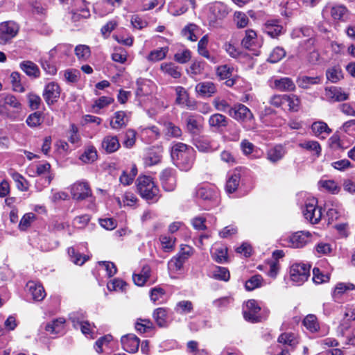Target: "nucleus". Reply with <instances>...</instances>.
<instances>
[{
    "mask_svg": "<svg viewBox=\"0 0 355 355\" xmlns=\"http://www.w3.org/2000/svg\"><path fill=\"white\" fill-rule=\"evenodd\" d=\"M323 14L325 12L329 13L333 21H345L348 17L349 11L343 5H333L327 6L323 10Z\"/></svg>",
    "mask_w": 355,
    "mask_h": 355,
    "instance_id": "9b49d317",
    "label": "nucleus"
},
{
    "mask_svg": "<svg viewBox=\"0 0 355 355\" xmlns=\"http://www.w3.org/2000/svg\"><path fill=\"white\" fill-rule=\"evenodd\" d=\"M264 31L271 37H276L282 33L283 27L277 19H270L264 24Z\"/></svg>",
    "mask_w": 355,
    "mask_h": 355,
    "instance_id": "a878e982",
    "label": "nucleus"
},
{
    "mask_svg": "<svg viewBox=\"0 0 355 355\" xmlns=\"http://www.w3.org/2000/svg\"><path fill=\"white\" fill-rule=\"evenodd\" d=\"M234 68L223 64L217 67L216 75L220 80H226L225 84L228 87H232L235 84L236 79L232 76Z\"/></svg>",
    "mask_w": 355,
    "mask_h": 355,
    "instance_id": "f3484780",
    "label": "nucleus"
},
{
    "mask_svg": "<svg viewBox=\"0 0 355 355\" xmlns=\"http://www.w3.org/2000/svg\"><path fill=\"white\" fill-rule=\"evenodd\" d=\"M101 146L107 153H112L118 150L121 145L116 136L107 135L103 139Z\"/></svg>",
    "mask_w": 355,
    "mask_h": 355,
    "instance_id": "412c9836",
    "label": "nucleus"
},
{
    "mask_svg": "<svg viewBox=\"0 0 355 355\" xmlns=\"http://www.w3.org/2000/svg\"><path fill=\"white\" fill-rule=\"evenodd\" d=\"M27 99L28 105L31 110L39 109L42 103V99L40 96L35 93L31 92L27 94Z\"/></svg>",
    "mask_w": 355,
    "mask_h": 355,
    "instance_id": "774afa93",
    "label": "nucleus"
},
{
    "mask_svg": "<svg viewBox=\"0 0 355 355\" xmlns=\"http://www.w3.org/2000/svg\"><path fill=\"white\" fill-rule=\"evenodd\" d=\"M68 254L71 258V261L76 265L81 266L87 260L85 256H83L80 253L77 252L73 248H69Z\"/></svg>",
    "mask_w": 355,
    "mask_h": 355,
    "instance_id": "338daca9",
    "label": "nucleus"
},
{
    "mask_svg": "<svg viewBox=\"0 0 355 355\" xmlns=\"http://www.w3.org/2000/svg\"><path fill=\"white\" fill-rule=\"evenodd\" d=\"M91 220V216L89 214H83L76 216L73 220V225L76 228H85Z\"/></svg>",
    "mask_w": 355,
    "mask_h": 355,
    "instance_id": "e2e57ef3",
    "label": "nucleus"
},
{
    "mask_svg": "<svg viewBox=\"0 0 355 355\" xmlns=\"http://www.w3.org/2000/svg\"><path fill=\"white\" fill-rule=\"evenodd\" d=\"M175 93L177 95L176 103L179 105L186 104L187 106L190 107L187 103L188 101V94L186 89L181 87L178 86L175 87Z\"/></svg>",
    "mask_w": 355,
    "mask_h": 355,
    "instance_id": "69168bd1",
    "label": "nucleus"
},
{
    "mask_svg": "<svg viewBox=\"0 0 355 355\" xmlns=\"http://www.w3.org/2000/svg\"><path fill=\"white\" fill-rule=\"evenodd\" d=\"M168 52V47H162L150 52L147 59L150 62H158L164 60Z\"/></svg>",
    "mask_w": 355,
    "mask_h": 355,
    "instance_id": "a18cd8bd",
    "label": "nucleus"
},
{
    "mask_svg": "<svg viewBox=\"0 0 355 355\" xmlns=\"http://www.w3.org/2000/svg\"><path fill=\"white\" fill-rule=\"evenodd\" d=\"M302 324L311 333H316L320 328L318 318L314 314L307 315L304 318Z\"/></svg>",
    "mask_w": 355,
    "mask_h": 355,
    "instance_id": "f704fd0d",
    "label": "nucleus"
},
{
    "mask_svg": "<svg viewBox=\"0 0 355 355\" xmlns=\"http://www.w3.org/2000/svg\"><path fill=\"white\" fill-rule=\"evenodd\" d=\"M10 80L15 92L20 93L25 92V88L21 83V75L19 72H12L10 75Z\"/></svg>",
    "mask_w": 355,
    "mask_h": 355,
    "instance_id": "4d7b16f0",
    "label": "nucleus"
},
{
    "mask_svg": "<svg viewBox=\"0 0 355 355\" xmlns=\"http://www.w3.org/2000/svg\"><path fill=\"white\" fill-rule=\"evenodd\" d=\"M22 110L20 101L13 95L0 94V115L15 119Z\"/></svg>",
    "mask_w": 355,
    "mask_h": 355,
    "instance_id": "7ed1b4c3",
    "label": "nucleus"
},
{
    "mask_svg": "<svg viewBox=\"0 0 355 355\" xmlns=\"http://www.w3.org/2000/svg\"><path fill=\"white\" fill-rule=\"evenodd\" d=\"M196 195L198 198L207 201H211L217 198L216 190L208 187L199 188L197 190Z\"/></svg>",
    "mask_w": 355,
    "mask_h": 355,
    "instance_id": "58836bf2",
    "label": "nucleus"
},
{
    "mask_svg": "<svg viewBox=\"0 0 355 355\" xmlns=\"http://www.w3.org/2000/svg\"><path fill=\"white\" fill-rule=\"evenodd\" d=\"M164 131L167 137L172 138H179L182 136V130L171 122H165L164 123Z\"/></svg>",
    "mask_w": 355,
    "mask_h": 355,
    "instance_id": "c03bdc74",
    "label": "nucleus"
},
{
    "mask_svg": "<svg viewBox=\"0 0 355 355\" xmlns=\"http://www.w3.org/2000/svg\"><path fill=\"white\" fill-rule=\"evenodd\" d=\"M311 236V234L309 232H295L289 236L288 245L294 248H302L310 241Z\"/></svg>",
    "mask_w": 355,
    "mask_h": 355,
    "instance_id": "f8f14e48",
    "label": "nucleus"
},
{
    "mask_svg": "<svg viewBox=\"0 0 355 355\" xmlns=\"http://www.w3.org/2000/svg\"><path fill=\"white\" fill-rule=\"evenodd\" d=\"M153 317L159 327H165L168 325V315L166 309H156L153 312Z\"/></svg>",
    "mask_w": 355,
    "mask_h": 355,
    "instance_id": "e433bc0d",
    "label": "nucleus"
},
{
    "mask_svg": "<svg viewBox=\"0 0 355 355\" xmlns=\"http://www.w3.org/2000/svg\"><path fill=\"white\" fill-rule=\"evenodd\" d=\"M299 146L308 150L314 151L317 156H319L321 153V146L316 141H304V143H300Z\"/></svg>",
    "mask_w": 355,
    "mask_h": 355,
    "instance_id": "0e129e2a",
    "label": "nucleus"
},
{
    "mask_svg": "<svg viewBox=\"0 0 355 355\" xmlns=\"http://www.w3.org/2000/svg\"><path fill=\"white\" fill-rule=\"evenodd\" d=\"M19 26L12 21H4L0 24V44L5 45L11 42L17 35Z\"/></svg>",
    "mask_w": 355,
    "mask_h": 355,
    "instance_id": "0eeeda50",
    "label": "nucleus"
},
{
    "mask_svg": "<svg viewBox=\"0 0 355 355\" xmlns=\"http://www.w3.org/2000/svg\"><path fill=\"white\" fill-rule=\"evenodd\" d=\"M50 170L51 164L49 163L45 162L44 164H40L36 166L35 173L31 174V176L35 177L47 173L48 176L46 178V182L47 184H50L52 180L53 179V175L50 173Z\"/></svg>",
    "mask_w": 355,
    "mask_h": 355,
    "instance_id": "c9c22d12",
    "label": "nucleus"
},
{
    "mask_svg": "<svg viewBox=\"0 0 355 355\" xmlns=\"http://www.w3.org/2000/svg\"><path fill=\"white\" fill-rule=\"evenodd\" d=\"M136 135L137 133L134 130H127L124 135V140L123 141V146L127 148L133 147L136 141Z\"/></svg>",
    "mask_w": 355,
    "mask_h": 355,
    "instance_id": "13d9d810",
    "label": "nucleus"
},
{
    "mask_svg": "<svg viewBox=\"0 0 355 355\" xmlns=\"http://www.w3.org/2000/svg\"><path fill=\"white\" fill-rule=\"evenodd\" d=\"M325 97L331 102L343 101L348 99L349 95L342 90L340 87L331 86L325 88Z\"/></svg>",
    "mask_w": 355,
    "mask_h": 355,
    "instance_id": "dca6fc26",
    "label": "nucleus"
},
{
    "mask_svg": "<svg viewBox=\"0 0 355 355\" xmlns=\"http://www.w3.org/2000/svg\"><path fill=\"white\" fill-rule=\"evenodd\" d=\"M97 157L98 155L96 148L92 146H89L85 148L80 159L85 163H92L96 160Z\"/></svg>",
    "mask_w": 355,
    "mask_h": 355,
    "instance_id": "09e8293b",
    "label": "nucleus"
},
{
    "mask_svg": "<svg viewBox=\"0 0 355 355\" xmlns=\"http://www.w3.org/2000/svg\"><path fill=\"white\" fill-rule=\"evenodd\" d=\"M196 91L202 97H210L216 92V87L212 82H202L196 85Z\"/></svg>",
    "mask_w": 355,
    "mask_h": 355,
    "instance_id": "b1692460",
    "label": "nucleus"
},
{
    "mask_svg": "<svg viewBox=\"0 0 355 355\" xmlns=\"http://www.w3.org/2000/svg\"><path fill=\"white\" fill-rule=\"evenodd\" d=\"M60 95V89L58 84L51 82L47 84L43 92V97L49 105L55 103Z\"/></svg>",
    "mask_w": 355,
    "mask_h": 355,
    "instance_id": "ddd939ff",
    "label": "nucleus"
},
{
    "mask_svg": "<svg viewBox=\"0 0 355 355\" xmlns=\"http://www.w3.org/2000/svg\"><path fill=\"white\" fill-rule=\"evenodd\" d=\"M189 255V252H182L173 257L168 263V270L173 272L181 270Z\"/></svg>",
    "mask_w": 355,
    "mask_h": 355,
    "instance_id": "393cba45",
    "label": "nucleus"
},
{
    "mask_svg": "<svg viewBox=\"0 0 355 355\" xmlns=\"http://www.w3.org/2000/svg\"><path fill=\"white\" fill-rule=\"evenodd\" d=\"M212 259L218 263H223L227 261V248L225 246L215 248L211 252Z\"/></svg>",
    "mask_w": 355,
    "mask_h": 355,
    "instance_id": "ea45409f",
    "label": "nucleus"
},
{
    "mask_svg": "<svg viewBox=\"0 0 355 355\" xmlns=\"http://www.w3.org/2000/svg\"><path fill=\"white\" fill-rule=\"evenodd\" d=\"M208 123L211 128L219 130L227 126L228 119L225 116L216 113L209 116Z\"/></svg>",
    "mask_w": 355,
    "mask_h": 355,
    "instance_id": "473e14b6",
    "label": "nucleus"
},
{
    "mask_svg": "<svg viewBox=\"0 0 355 355\" xmlns=\"http://www.w3.org/2000/svg\"><path fill=\"white\" fill-rule=\"evenodd\" d=\"M160 180L165 191H173L176 187V178L175 175V171L172 168L164 169L161 173Z\"/></svg>",
    "mask_w": 355,
    "mask_h": 355,
    "instance_id": "4468645a",
    "label": "nucleus"
},
{
    "mask_svg": "<svg viewBox=\"0 0 355 355\" xmlns=\"http://www.w3.org/2000/svg\"><path fill=\"white\" fill-rule=\"evenodd\" d=\"M241 180L240 172L234 170L229 175L225 184V191L228 193H233L236 191Z\"/></svg>",
    "mask_w": 355,
    "mask_h": 355,
    "instance_id": "bb28decb",
    "label": "nucleus"
},
{
    "mask_svg": "<svg viewBox=\"0 0 355 355\" xmlns=\"http://www.w3.org/2000/svg\"><path fill=\"white\" fill-rule=\"evenodd\" d=\"M198 31V26L193 24H189L185 26L182 31V35L186 39L195 42L198 40V37L196 35V32Z\"/></svg>",
    "mask_w": 355,
    "mask_h": 355,
    "instance_id": "3c124183",
    "label": "nucleus"
},
{
    "mask_svg": "<svg viewBox=\"0 0 355 355\" xmlns=\"http://www.w3.org/2000/svg\"><path fill=\"white\" fill-rule=\"evenodd\" d=\"M285 103H288L289 110L297 112L300 106V100L296 95H286Z\"/></svg>",
    "mask_w": 355,
    "mask_h": 355,
    "instance_id": "680f3d73",
    "label": "nucleus"
},
{
    "mask_svg": "<svg viewBox=\"0 0 355 355\" xmlns=\"http://www.w3.org/2000/svg\"><path fill=\"white\" fill-rule=\"evenodd\" d=\"M65 322L64 318H59L47 323L44 329L50 334H58L64 331Z\"/></svg>",
    "mask_w": 355,
    "mask_h": 355,
    "instance_id": "7c9ffc66",
    "label": "nucleus"
},
{
    "mask_svg": "<svg viewBox=\"0 0 355 355\" xmlns=\"http://www.w3.org/2000/svg\"><path fill=\"white\" fill-rule=\"evenodd\" d=\"M207 43H208L207 36L205 35L198 42V51L199 54L201 55L202 56H203L209 60H213L214 58H211L210 54H209L208 50L207 49Z\"/></svg>",
    "mask_w": 355,
    "mask_h": 355,
    "instance_id": "bf43d9fd",
    "label": "nucleus"
},
{
    "mask_svg": "<svg viewBox=\"0 0 355 355\" xmlns=\"http://www.w3.org/2000/svg\"><path fill=\"white\" fill-rule=\"evenodd\" d=\"M318 201L315 198L309 200L305 203L303 214L305 218L312 224H317L322 218V209L317 206Z\"/></svg>",
    "mask_w": 355,
    "mask_h": 355,
    "instance_id": "6e6552de",
    "label": "nucleus"
},
{
    "mask_svg": "<svg viewBox=\"0 0 355 355\" xmlns=\"http://www.w3.org/2000/svg\"><path fill=\"white\" fill-rule=\"evenodd\" d=\"M279 343L287 345L294 349L299 343L297 338L292 333H283L278 338Z\"/></svg>",
    "mask_w": 355,
    "mask_h": 355,
    "instance_id": "49530a36",
    "label": "nucleus"
},
{
    "mask_svg": "<svg viewBox=\"0 0 355 355\" xmlns=\"http://www.w3.org/2000/svg\"><path fill=\"white\" fill-rule=\"evenodd\" d=\"M153 88L154 84L152 81L139 78L137 80L136 96L139 101H141V98L152 94Z\"/></svg>",
    "mask_w": 355,
    "mask_h": 355,
    "instance_id": "2eb2a0df",
    "label": "nucleus"
},
{
    "mask_svg": "<svg viewBox=\"0 0 355 355\" xmlns=\"http://www.w3.org/2000/svg\"><path fill=\"white\" fill-rule=\"evenodd\" d=\"M35 219L36 216L32 212L24 214L19 223V229L21 231L26 230Z\"/></svg>",
    "mask_w": 355,
    "mask_h": 355,
    "instance_id": "603ef678",
    "label": "nucleus"
},
{
    "mask_svg": "<svg viewBox=\"0 0 355 355\" xmlns=\"http://www.w3.org/2000/svg\"><path fill=\"white\" fill-rule=\"evenodd\" d=\"M257 40V33L252 29H248L245 31V36L241 40V45L244 48L250 49L255 45Z\"/></svg>",
    "mask_w": 355,
    "mask_h": 355,
    "instance_id": "4c0bfd02",
    "label": "nucleus"
},
{
    "mask_svg": "<svg viewBox=\"0 0 355 355\" xmlns=\"http://www.w3.org/2000/svg\"><path fill=\"white\" fill-rule=\"evenodd\" d=\"M322 76H300L297 78V83L299 87L303 89H309L311 85H318L322 83Z\"/></svg>",
    "mask_w": 355,
    "mask_h": 355,
    "instance_id": "2f4dec72",
    "label": "nucleus"
},
{
    "mask_svg": "<svg viewBox=\"0 0 355 355\" xmlns=\"http://www.w3.org/2000/svg\"><path fill=\"white\" fill-rule=\"evenodd\" d=\"M43 121L42 114L35 112L31 114L26 119V123L31 128H36L41 125Z\"/></svg>",
    "mask_w": 355,
    "mask_h": 355,
    "instance_id": "864d4df0",
    "label": "nucleus"
},
{
    "mask_svg": "<svg viewBox=\"0 0 355 355\" xmlns=\"http://www.w3.org/2000/svg\"><path fill=\"white\" fill-rule=\"evenodd\" d=\"M319 185L326 191L333 193L336 194L338 193L340 191V188L336 184V182L331 180H320L319 182Z\"/></svg>",
    "mask_w": 355,
    "mask_h": 355,
    "instance_id": "6e6d98bb",
    "label": "nucleus"
},
{
    "mask_svg": "<svg viewBox=\"0 0 355 355\" xmlns=\"http://www.w3.org/2000/svg\"><path fill=\"white\" fill-rule=\"evenodd\" d=\"M203 130V125L193 115H189L186 119V131L192 137L198 136Z\"/></svg>",
    "mask_w": 355,
    "mask_h": 355,
    "instance_id": "aec40b11",
    "label": "nucleus"
},
{
    "mask_svg": "<svg viewBox=\"0 0 355 355\" xmlns=\"http://www.w3.org/2000/svg\"><path fill=\"white\" fill-rule=\"evenodd\" d=\"M310 276V266L305 263H294L290 268L291 280L297 285L305 282Z\"/></svg>",
    "mask_w": 355,
    "mask_h": 355,
    "instance_id": "423d86ee",
    "label": "nucleus"
},
{
    "mask_svg": "<svg viewBox=\"0 0 355 355\" xmlns=\"http://www.w3.org/2000/svg\"><path fill=\"white\" fill-rule=\"evenodd\" d=\"M350 291H354L355 296V285L350 282H338L332 291V297L336 302L341 303Z\"/></svg>",
    "mask_w": 355,
    "mask_h": 355,
    "instance_id": "1a4fd4ad",
    "label": "nucleus"
},
{
    "mask_svg": "<svg viewBox=\"0 0 355 355\" xmlns=\"http://www.w3.org/2000/svg\"><path fill=\"white\" fill-rule=\"evenodd\" d=\"M71 196L73 199L83 200L92 195V190L87 182L78 181L70 187Z\"/></svg>",
    "mask_w": 355,
    "mask_h": 355,
    "instance_id": "9d476101",
    "label": "nucleus"
},
{
    "mask_svg": "<svg viewBox=\"0 0 355 355\" xmlns=\"http://www.w3.org/2000/svg\"><path fill=\"white\" fill-rule=\"evenodd\" d=\"M286 55L285 50L282 47H276L270 53L268 61L271 63H276L280 61Z\"/></svg>",
    "mask_w": 355,
    "mask_h": 355,
    "instance_id": "052dcab7",
    "label": "nucleus"
},
{
    "mask_svg": "<svg viewBox=\"0 0 355 355\" xmlns=\"http://www.w3.org/2000/svg\"><path fill=\"white\" fill-rule=\"evenodd\" d=\"M70 320L73 323V326L77 327L79 326L81 331L84 334H89L91 331V324L87 321H80L79 318L76 316L75 313L70 315Z\"/></svg>",
    "mask_w": 355,
    "mask_h": 355,
    "instance_id": "8fccbe9b",
    "label": "nucleus"
},
{
    "mask_svg": "<svg viewBox=\"0 0 355 355\" xmlns=\"http://www.w3.org/2000/svg\"><path fill=\"white\" fill-rule=\"evenodd\" d=\"M26 287L33 300L41 301L44 298L46 293L41 284H36L34 282H29L27 283Z\"/></svg>",
    "mask_w": 355,
    "mask_h": 355,
    "instance_id": "5701e85b",
    "label": "nucleus"
},
{
    "mask_svg": "<svg viewBox=\"0 0 355 355\" xmlns=\"http://www.w3.org/2000/svg\"><path fill=\"white\" fill-rule=\"evenodd\" d=\"M128 118L124 111H117L114 113L110 121V126L112 129L119 130L126 126Z\"/></svg>",
    "mask_w": 355,
    "mask_h": 355,
    "instance_id": "cd10ccee",
    "label": "nucleus"
},
{
    "mask_svg": "<svg viewBox=\"0 0 355 355\" xmlns=\"http://www.w3.org/2000/svg\"><path fill=\"white\" fill-rule=\"evenodd\" d=\"M285 154V148L282 145H276L267 151L266 155L270 162L277 163L284 157Z\"/></svg>",
    "mask_w": 355,
    "mask_h": 355,
    "instance_id": "c756f323",
    "label": "nucleus"
},
{
    "mask_svg": "<svg viewBox=\"0 0 355 355\" xmlns=\"http://www.w3.org/2000/svg\"><path fill=\"white\" fill-rule=\"evenodd\" d=\"M326 76L327 80L331 83L338 82L343 78L340 67L337 65L329 68L326 71Z\"/></svg>",
    "mask_w": 355,
    "mask_h": 355,
    "instance_id": "a19ab883",
    "label": "nucleus"
},
{
    "mask_svg": "<svg viewBox=\"0 0 355 355\" xmlns=\"http://www.w3.org/2000/svg\"><path fill=\"white\" fill-rule=\"evenodd\" d=\"M162 157V149L159 147L150 148L144 157V163L146 166H152L161 162Z\"/></svg>",
    "mask_w": 355,
    "mask_h": 355,
    "instance_id": "6ab92c4d",
    "label": "nucleus"
},
{
    "mask_svg": "<svg viewBox=\"0 0 355 355\" xmlns=\"http://www.w3.org/2000/svg\"><path fill=\"white\" fill-rule=\"evenodd\" d=\"M228 114L236 121L242 123L243 127L248 130L252 128L254 121V117L251 110L241 103L235 104L229 110Z\"/></svg>",
    "mask_w": 355,
    "mask_h": 355,
    "instance_id": "20e7f679",
    "label": "nucleus"
},
{
    "mask_svg": "<svg viewBox=\"0 0 355 355\" xmlns=\"http://www.w3.org/2000/svg\"><path fill=\"white\" fill-rule=\"evenodd\" d=\"M265 311H261V308L255 300H249L246 302L243 309L244 318L251 322H259L266 320L268 313L263 315Z\"/></svg>",
    "mask_w": 355,
    "mask_h": 355,
    "instance_id": "39448f33",
    "label": "nucleus"
},
{
    "mask_svg": "<svg viewBox=\"0 0 355 355\" xmlns=\"http://www.w3.org/2000/svg\"><path fill=\"white\" fill-rule=\"evenodd\" d=\"M273 86L281 92H293L296 88L293 80L288 77L274 79Z\"/></svg>",
    "mask_w": 355,
    "mask_h": 355,
    "instance_id": "4be33fe9",
    "label": "nucleus"
},
{
    "mask_svg": "<svg viewBox=\"0 0 355 355\" xmlns=\"http://www.w3.org/2000/svg\"><path fill=\"white\" fill-rule=\"evenodd\" d=\"M8 173L14 181L17 183V187L18 189L22 191H26L28 190L27 182L21 174L14 171L13 169H10Z\"/></svg>",
    "mask_w": 355,
    "mask_h": 355,
    "instance_id": "de8ad7c7",
    "label": "nucleus"
},
{
    "mask_svg": "<svg viewBox=\"0 0 355 355\" xmlns=\"http://www.w3.org/2000/svg\"><path fill=\"white\" fill-rule=\"evenodd\" d=\"M196 157L194 149L185 144L175 143L171 148V157L175 164L182 171L190 170Z\"/></svg>",
    "mask_w": 355,
    "mask_h": 355,
    "instance_id": "f257e3e1",
    "label": "nucleus"
},
{
    "mask_svg": "<svg viewBox=\"0 0 355 355\" xmlns=\"http://www.w3.org/2000/svg\"><path fill=\"white\" fill-rule=\"evenodd\" d=\"M311 130L317 137H319L322 134L328 135L332 132L331 129L328 127L327 124L322 121L313 123L311 125Z\"/></svg>",
    "mask_w": 355,
    "mask_h": 355,
    "instance_id": "79ce46f5",
    "label": "nucleus"
},
{
    "mask_svg": "<svg viewBox=\"0 0 355 355\" xmlns=\"http://www.w3.org/2000/svg\"><path fill=\"white\" fill-rule=\"evenodd\" d=\"M160 70L164 73L173 78H179L181 75V71L179 67L173 62H164L160 65Z\"/></svg>",
    "mask_w": 355,
    "mask_h": 355,
    "instance_id": "72a5a7b5",
    "label": "nucleus"
},
{
    "mask_svg": "<svg viewBox=\"0 0 355 355\" xmlns=\"http://www.w3.org/2000/svg\"><path fill=\"white\" fill-rule=\"evenodd\" d=\"M211 277L215 279L227 282L230 274L227 268L221 266H216L211 271Z\"/></svg>",
    "mask_w": 355,
    "mask_h": 355,
    "instance_id": "37998d69",
    "label": "nucleus"
},
{
    "mask_svg": "<svg viewBox=\"0 0 355 355\" xmlns=\"http://www.w3.org/2000/svg\"><path fill=\"white\" fill-rule=\"evenodd\" d=\"M20 69L29 77L37 78L40 76L39 67L34 62L24 60L19 64Z\"/></svg>",
    "mask_w": 355,
    "mask_h": 355,
    "instance_id": "c85d7f7f",
    "label": "nucleus"
},
{
    "mask_svg": "<svg viewBox=\"0 0 355 355\" xmlns=\"http://www.w3.org/2000/svg\"><path fill=\"white\" fill-rule=\"evenodd\" d=\"M128 57L127 51L121 47H115L112 54L113 61L123 64L126 62Z\"/></svg>",
    "mask_w": 355,
    "mask_h": 355,
    "instance_id": "5fc2aeb1",
    "label": "nucleus"
},
{
    "mask_svg": "<svg viewBox=\"0 0 355 355\" xmlns=\"http://www.w3.org/2000/svg\"><path fill=\"white\" fill-rule=\"evenodd\" d=\"M137 189L139 195L146 200L157 202L159 199V189L150 176H139L137 179Z\"/></svg>",
    "mask_w": 355,
    "mask_h": 355,
    "instance_id": "f03ea898",
    "label": "nucleus"
},
{
    "mask_svg": "<svg viewBox=\"0 0 355 355\" xmlns=\"http://www.w3.org/2000/svg\"><path fill=\"white\" fill-rule=\"evenodd\" d=\"M121 342L126 352L135 353L138 351L140 340L135 335L130 334L122 336Z\"/></svg>",
    "mask_w": 355,
    "mask_h": 355,
    "instance_id": "a211bd4d",
    "label": "nucleus"
}]
</instances>
